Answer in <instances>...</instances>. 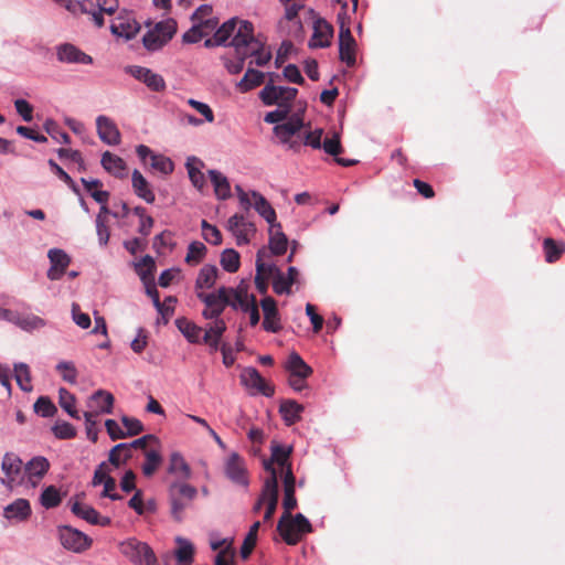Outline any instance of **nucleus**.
Segmentation results:
<instances>
[{
    "mask_svg": "<svg viewBox=\"0 0 565 565\" xmlns=\"http://www.w3.org/2000/svg\"><path fill=\"white\" fill-rule=\"evenodd\" d=\"M210 181L217 199L226 200L231 196L228 179H210Z\"/></svg>",
    "mask_w": 565,
    "mask_h": 565,
    "instance_id": "69168bd1",
    "label": "nucleus"
},
{
    "mask_svg": "<svg viewBox=\"0 0 565 565\" xmlns=\"http://www.w3.org/2000/svg\"><path fill=\"white\" fill-rule=\"evenodd\" d=\"M243 20H237V19H231L228 21H226L225 23H223L217 30L216 32L214 33V41H215V44L217 45H222L224 44L231 36L234 38V35L236 34L238 28H239V23L242 22Z\"/></svg>",
    "mask_w": 565,
    "mask_h": 565,
    "instance_id": "58836bf2",
    "label": "nucleus"
},
{
    "mask_svg": "<svg viewBox=\"0 0 565 565\" xmlns=\"http://www.w3.org/2000/svg\"><path fill=\"white\" fill-rule=\"evenodd\" d=\"M297 94V88L275 86L268 83L262 89L259 97L267 106L277 105L278 107L287 108L288 111H290Z\"/></svg>",
    "mask_w": 565,
    "mask_h": 565,
    "instance_id": "0eeeda50",
    "label": "nucleus"
},
{
    "mask_svg": "<svg viewBox=\"0 0 565 565\" xmlns=\"http://www.w3.org/2000/svg\"><path fill=\"white\" fill-rule=\"evenodd\" d=\"M264 312L263 328L267 332L277 333L281 330L280 316L277 302L273 297H265L260 301Z\"/></svg>",
    "mask_w": 565,
    "mask_h": 565,
    "instance_id": "412c9836",
    "label": "nucleus"
},
{
    "mask_svg": "<svg viewBox=\"0 0 565 565\" xmlns=\"http://www.w3.org/2000/svg\"><path fill=\"white\" fill-rule=\"evenodd\" d=\"M333 36V28L326 20L319 19L315 22L313 35L310 40L311 47H328Z\"/></svg>",
    "mask_w": 565,
    "mask_h": 565,
    "instance_id": "bb28decb",
    "label": "nucleus"
},
{
    "mask_svg": "<svg viewBox=\"0 0 565 565\" xmlns=\"http://www.w3.org/2000/svg\"><path fill=\"white\" fill-rule=\"evenodd\" d=\"M58 404L71 417L79 418L78 412L75 408V396L66 388L62 387L58 390Z\"/></svg>",
    "mask_w": 565,
    "mask_h": 565,
    "instance_id": "de8ad7c7",
    "label": "nucleus"
},
{
    "mask_svg": "<svg viewBox=\"0 0 565 565\" xmlns=\"http://www.w3.org/2000/svg\"><path fill=\"white\" fill-rule=\"evenodd\" d=\"M177 22L167 19L156 23L142 38V43L148 51H158L164 46L175 34Z\"/></svg>",
    "mask_w": 565,
    "mask_h": 565,
    "instance_id": "20e7f679",
    "label": "nucleus"
},
{
    "mask_svg": "<svg viewBox=\"0 0 565 565\" xmlns=\"http://www.w3.org/2000/svg\"><path fill=\"white\" fill-rule=\"evenodd\" d=\"M201 230L203 238L212 244L220 245L222 243V234L218 228L212 224H210L206 220H202Z\"/></svg>",
    "mask_w": 565,
    "mask_h": 565,
    "instance_id": "4d7b16f0",
    "label": "nucleus"
},
{
    "mask_svg": "<svg viewBox=\"0 0 565 565\" xmlns=\"http://www.w3.org/2000/svg\"><path fill=\"white\" fill-rule=\"evenodd\" d=\"M271 455L268 460L264 461V468L267 472H269L268 477L275 476L277 479L278 470L282 478H285L287 470L292 471V466L289 460L290 455L292 452V448L290 446H284L278 443H273L270 446Z\"/></svg>",
    "mask_w": 565,
    "mask_h": 565,
    "instance_id": "6e6552de",
    "label": "nucleus"
},
{
    "mask_svg": "<svg viewBox=\"0 0 565 565\" xmlns=\"http://www.w3.org/2000/svg\"><path fill=\"white\" fill-rule=\"evenodd\" d=\"M286 370L289 371L290 375L309 377L312 374V369L297 352H291L289 354L286 363Z\"/></svg>",
    "mask_w": 565,
    "mask_h": 565,
    "instance_id": "f704fd0d",
    "label": "nucleus"
},
{
    "mask_svg": "<svg viewBox=\"0 0 565 565\" xmlns=\"http://www.w3.org/2000/svg\"><path fill=\"white\" fill-rule=\"evenodd\" d=\"M232 302H236V309L249 313V323L252 327L258 324L260 316L256 297L248 295L245 288L238 287L237 289L230 288Z\"/></svg>",
    "mask_w": 565,
    "mask_h": 565,
    "instance_id": "ddd939ff",
    "label": "nucleus"
},
{
    "mask_svg": "<svg viewBox=\"0 0 565 565\" xmlns=\"http://www.w3.org/2000/svg\"><path fill=\"white\" fill-rule=\"evenodd\" d=\"M14 326L25 332H33L43 329L46 326V320L34 313L18 311Z\"/></svg>",
    "mask_w": 565,
    "mask_h": 565,
    "instance_id": "2f4dec72",
    "label": "nucleus"
},
{
    "mask_svg": "<svg viewBox=\"0 0 565 565\" xmlns=\"http://www.w3.org/2000/svg\"><path fill=\"white\" fill-rule=\"evenodd\" d=\"M203 337H210L211 339L221 340L224 332L226 331V323L223 319L213 320L203 328Z\"/></svg>",
    "mask_w": 565,
    "mask_h": 565,
    "instance_id": "bf43d9fd",
    "label": "nucleus"
},
{
    "mask_svg": "<svg viewBox=\"0 0 565 565\" xmlns=\"http://www.w3.org/2000/svg\"><path fill=\"white\" fill-rule=\"evenodd\" d=\"M339 57L349 67L355 64L356 42L351 33L350 25L339 14Z\"/></svg>",
    "mask_w": 565,
    "mask_h": 565,
    "instance_id": "f8f14e48",
    "label": "nucleus"
},
{
    "mask_svg": "<svg viewBox=\"0 0 565 565\" xmlns=\"http://www.w3.org/2000/svg\"><path fill=\"white\" fill-rule=\"evenodd\" d=\"M81 13L89 15V19L98 26L102 28L104 24V12L106 8L102 3H95L92 0L82 1Z\"/></svg>",
    "mask_w": 565,
    "mask_h": 565,
    "instance_id": "e433bc0d",
    "label": "nucleus"
},
{
    "mask_svg": "<svg viewBox=\"0 0 565 565\" xmlns=\"http://www.w3.org/2000/svg\"><path fill=\"white\" fill-rule=\"evenodd\" d=\"M175 324L189 342L199 343L201 341V335L203 332L202 327L196 326L186 318L177 319Z\"/></svg>",
    "mask_w": 565,
    "mask_h": 565,
    "instance_id": "c9c22d12",
    "label": "nucleus"
},
{
    "mask_svg": "<svg viewBox=\"0 0 565 565\" xmlns=\"http://www.w3.org/2000/svg\"><path fill=\"white\" fill-rule=\"evenodd\" d=\"M264 249H259L257 252V256H256V275L255 276H266V278H269L273 276V278L275 277V275L277 274V270H279L275 265H268L266 263H264L263 260V255H264Z\"/></svg>",
    "mask_w": 565,
    "mask_h": 565,
    "instance_id": "680f3d73",
    "label": "nucleus"
},
{
    "mask_svg": "<svg viewBox=\"0 0 565 565\" xmlns=\"http://www.w3.org/2000/svg\"><path fill=\"white\" fill-rule=\"evenodd\" d=\"M227 230L235 236L237 245L248 244L250 236L255 234L256 227L252 222L245 220L242 214H234L227 221Z\"/></svg>",
    "mask_w": 565,
    "mask_h": 565,
    "instance_id": "dca6fc26",
    "label": "nucleus"
},
{
    "mask_svg": "<svg viewBox=\"0 0 565 565\" xmlns=\"http://www.w3.org/2000/svg\"><path fill=\"white\" fill-rule=\"evenodd\" d=\"M292 278H286V276L277 270L273 279V289L277 295H289L291 292Z\"/></svg>",
    "mask_w": 565,
    "mask_h": 565,
    "instance_id": "13d9d810",
    "label": "nucleus"
},
{
    "mask_svg": "<svg viewBox=\"0 0 565 565\" xmlns=\"http://www.w3.org/2000/svg\"><path fill=\"white\" fill-rule=\"evenodd\" d=\"M131 455L130 447L126 443L118 444L108 452V463L119 467L121 463L126 462Z\"/></svg>",
    "mask_w": 565,
    "mask_h": 565,
    "instance_id": "49530a36",
    "label": "nucleus"
},
{
    "mask_svg": "<svg viewBox=\"0 0 565 565\" xmlns=\"http://www.w3.org/2000/svg\"><path fill=\"white\" fill-rule=\"evenodd\" d=\"M56 57L61 63L90 64L93 58L72 43H63L56 46Z\"/></svg>",
    "mask_w": 565,
    "mask_h": 565,
    "instance_id": "5701e85b",
    "label": "nucleus"
},
{
    "mask_svg": "<svg viewBox=\"0 0 565 565\" xmlns=\"http://www.w3.org/2000/svg\"><path fill=\"white\" fill-rule=\"evenodd\" d=\"M34 412L42 417H51L56 412V407L49 397L41 396L34 403Z\"/></svg>",
    "mask_w": 565,
    "mask_h": 565,
    "instance_id": "0e129e2a",
    "label": "nucleus"
},
{
    "mask_svg": "<svg viewBox=\"0 0 565 565\" xmlns=\"http://www.w3.org/2000/svg\"><path fill=\"white\" fill-rule=\"evenodd\" d=\"M50 463L44 457H34L24 467L25 473L30 479L42 478L49 470Z\"/></svg>",
    "mask_w": 565,
    "mask_h": 565,
    "instance_id": "79ce46f5",
    "label": "nucleus"
},
{
    "mask_svg": "<svg viewBox=\"0 0 565 565\" xmlns=\"http://www.w3.org/2000/svg\"><path fill=\"white\" fill-rule=\"evenodd\" d=\"M225 473L230 480L237 484L245 487L248 484L244 459L236 452L228 456L225 462Z\"/></svg>",
    "mask_w": 565,
    "mask_h": 565,
    "instance_id": "b1692460",
    "label": "nucleus"
},
{
    "mask_svg": "<svg viewBox=\"0 0 565 565\" xmlns=\"http://www.w3.org/2000/svg\"><path fill=\"white\" fill-rule=\"evenodd\" d=\"M237 191L239 192V199L243 203H248L254 206L256 212L264 217V220L269 224V226H274L278 224L277 222V215L271 206V204L259 193L253 192L252 193V202L248 199V194L243 192V190L237 186Z\"/></svg>",
    "mask_w": 565,
    "mask_h": 565,
    "instance_id": "2eb2a0df",
    "label": "nucleus"
},
{
    "mask_svg": "<svg viewBox=\"0 0 565 565\" xmlns=\"http://www.w3.org/2000/svg\"><path fill=\"white\" fill-rule=\"evenodd\" d=\"M284 482V499H282V508L284 512L278 521V527H282L285 524V520L290 516L294 509L297 507V499L295 495V487H296V478L294 472L289 469L285 478H282Z\"/></svg>",
    "mask_w": 565,
    "mask_h": 565,
    "instance_id": "a211bd4d",
    "label": "nucleus"
},
{
    "mask_svg": "<svg viewBox=\"0 0 565 565\" xmlns=\"http://www.w3.org/2000/svg\"><path fill=\"white\" fill-rule=\"evenodd\" d=\"M198 298L205 305L202 316L207 320L222 319L226 306L236 309V302H232L231 290L226 287H221L216 292H198Z\"/></svg>",
    "mask_w": 565,
    "mask_h": 565,
    "instance_id": "f03ea898",
    "label": "nucleus"
},
{
    "mask_svg": "<svg viewBox=\"0 0 565 565\" xmlns=\"http://www.w3.org/2000/svg\"><path fill=\"white\" fill-rule=\"evenodd\" d=\"M206 28L203 24L196 23L194 24L190 30H188L183 36L182 40L184 43H196L201 41L204 36L207 35V31H204L203 29Z\"/></svg>",
    "mask_w": 565,
    "mask_h": 565,
    "instance_id": "774afa93",
    "label": "nucleus"
},
{
    "mask_svg": "<svg viewBox=\"0 0 565 565\" xmlns=\"http://www.w3.org/2000/svg\"><path fill=\"white\" fill-rule=\"evenodd\" d=\"M55 369L65 382L70 384L76 383L78 373L73 362L61 361L56 364Z\"/></svg>",
    "mask_w": 565,
    "mask_h": 565,
    "instance_id": "864d4df0",
    "label": "nucleus"
},
{
    "mask_svg": "<svg viewBox=\"0 0 565 565\" xmlns=\"http://www.w3.org/2000/svg\"><path fill=\"white\" fill-rule=\"evenodd\" d=\"M23 462L22 460L12 452H7L2 458L1 469L6 475L4 479H1L2 483L8 488H12L22 473Z\"/></svg>",
    "mask_w": 565,
    "mask_h": 565,
    "instance_id": "4be33fe9",
    "label": "nucleus"
},
{
    "mask_svg": "<svg viewBox=\"0 0 565 565\" xmlns=\"http://www.w3.org/2000/svg\"><path fill=\"white\" fill-rule=\"evenodd\" d=\"M268 246L270 252L277 256L284 255L287 252L288 238L282 232L280 223L269 226Z\"/></svg>",
    "mask_w": 565,
    "mask_h": 565,
    "instance_id": "c85d7f7f",
    "label": "nucleus"
},
{
    "mask_svg": "<svg viewBox=\"0 0 565 565\" xmlns=\"http://www.w3.org/2000/svg\"><path fill=\"white\" fill-rule=\"evenodd\" d=\"M31 513V505L26 499H17L3 509V516L14 522L26 521Z\"/></svg>",
    "mask_w": 565,
    "mask_h": 565,
    "instance_id": "a878e982",
    "label": "nucleus"
},
{
    "mask_svg": "<svg viewBox=\"0 0 565 565\" xmlns=\"http://www.w3.org/2000/svg\"><path fill=\"white\" fill-rule=\"evenodd\" d=\"M139 30L140 25L130 13L119 14L111 20L110 31L118 38L130 40Z\"/></svg>",
    "mask_w": 565,
    "mask_h": 565,
    "instance_id": "6ab92c4d",
    "label": "nucleus"
},
{
    "mask_svg": "<svg viewBox=\"0 0 565 565\" xmlns=\"http://www.w3.org/2000/svg\"><path fill=\"white\" fill-rule=\"evenodd\" d=\"M302 126V117L299 114H295L287 122L277 125L274 128V132L282 145L297 152L302 147V138L299 135Z\"/></svg>",
    "mask_w": 565,
    "mask_h": 565,
    "instance_id": "39448f33",
    "label": "nucleus"
},
{
    "mask_svg": "<svg viewBox=\"0 0 565 565\" xmlns=\"http://www.w3.org/2000/svg\"><path fill=\"white\" fill-rule=\"evenodd\" d=\"M138 158L146 169L151 173L170 174L173 172L172 160L163 154L156 153L148 146L139 145L136 149Z\"/></svg>",
    "mask_w": 565,
    "mask_h": 565,
    "instance_id": "1a4fd4ad",
    "label": "nucleus"
},
{
    "mask_svg": "<svg viewBox=\"0 0 565 565\" xmlns=\"http://www.w3.org/2000/svg\"><path fill=\"white\" fill-rule=\"evenodd\" d=\"M221 265L228 273H236L239 268V254L233 248L225 249L221 256Z\"/></svg>",
    "mask_w": 565,
    "mask_h": 565,
    "instance_id": "3c124183",
    "label": "nucleus"
},
{
    "mask_svg": "<svg viewBox=\"0 0 565 565\" xmlns=\"http://www.w3.org/2000/svg\"><path fill=\"white\" fill-rule=\"evenodd\" d=\"M132 188L135 193L147 203H152L154 201V193L147 179H132Z\"/></svg>",
    "mask_w": 565,
    "mask_h": 565,
    "instance_id": "6e6d98bb",
    "label": "nucleus"
},
{
    "mask_svg": "<svg viewBox=\"0 0 565 565\" xmlns=\"http://www.w3.org/2000/svg\"><path fill=\"white\" fill-rule=\"evenodd\" d=\"M241 383L253 390L254 393L270 397L275 393L274 386L268 383L255 367H245L239 375Z\"/></svg>",
    "mask_w": 565,
    "mask_h": 565,
    "instance_id": "4468645a",
    "label": "nucleus"
},
{
    "mask_svg": "<svg viewBox=\"0 0 565 565\" xmlns=\"http://www.w3.org/2000/svg\"><path fill=\"white\" fill-rule=\"evenodd\" d=\"M121 553L138 565H159L151 547L135 539L120 544Z\"/></svg>",
    "mask_w": 565,
    "mask_h": 565,
    "instance_id": "9b49d317",
    "label": "nucleus"
},
{
    "mask_svg": "<svg viewBox=\"0 0 565 565\" xmlns=\"http://www.w3.org/2000/svg\"><path fill=\"white\" fill-rule=\"evenodd\" d=\"M206 247L201 242H192L188 247L185 262L190 265H198L205 256Z\"/></svg>",
    "mask_w": 565,
    "mask_h": 565,
    "instance_id": "5fc2aeb1",
    "label": "nucleus"
},
{
    "mask_svg": "<svg viewBox=\"0 0 565 565\" xmlns=\"http://www.w3.org/2000/svg\"><path fill=\"white\" fill-rule=\"evenodd\" d=\"M212 13V7L209 4H202L192 14V20L196 23L203 24L206 29H213L215 22L212 19L204 20Z\"/></svg>",
    "mask_w": 565,
    "mask_h": 565,
    "instance_id": "e2e57ef3",
    "label": "nucleus"
},
{
    "mask_svg": "<svg viewBox=\"0 0 565 565\" xmlns=\"http://www.w3.org/2000/svg\"><path fill=\"white\" fill-rule=\"evenodd\" d=\"M72 512L92 524L98 523V513L92 507L75 501L71 507Z\"/></svg>",
    "mask_w": 565,
    "mask_h": 565,
    "instance_id": "09e8293b",
    "label": "nucleus"
},
{
    "mask_svg": "<svg viewBox=\"0 0 565 565\" xmlns=\"http://www.w3.org/2000/svg\"><path fill=\"white\" fill-rule=\"evenodd\" d=\"M168 472L175 475L181 480L191 478L192 471L188 462L180 452H172L169 460Z\"/></svg>",
    "mask_w": 565,
    "mask_h": 565,
    "instance_id": "473e14b6",
    "label": "nucleus"
},
{
    "mask_svg": "<svg viewBox=\"0 0 565 565\" xmlns=\"http://www.w3.org/2000/svg\"><path fill=\"white\" fill-rule=\"evenodd\" d=\"M128 72L138 81L145 83L153 92H162L166 88L163 77L142 66H130Z\"/></svg>",
    "mask_w": 565,
    "mask_h": 565,
    "instance_id": "393cba45",
    "label": "nucleus"
},
{
    "mask_svg": "<svg viewBox=\"0 0 565 565\" xmlns=\"http://www.w3.org/2000/svg\"><path fill=\"white\" fill-rule=\"evenodd\" d=\"M284 524L282 527L277 526V531L288 545L298 544L303 534L312 532L311 523L301 513H297L296 515L290 514V516L285 520Z\"/></svg>",
    "mask_w": 565,
    "mask_h": 565,
    "instance_id": "423d86ee",
    "label": "nucleus"
},
{
    "mask_svg": "<svg viewBox=\"0 0 565 565\" xmlns=\"http://www.w3.org/2000/svg\"><path fill=\"white\" fill-rule=\"evenodd\" d=\"M47 258L51 264L46 273L47 278L50 280L61 279L71 264V257L63 249L51 248L47 252Z\"/></svg>",
    "mask_w": 565,
    "mask_h": 565,
    "instance_id": "aec40b11",
    "label": "nucleus"
},
{
    "mask_svg": "<svg viewBox=\"0 0 565 565\" xmlns=\"http://www.w3.org/2000/svg\"><path fill=\"white\" fill-rule=\"evenodd\" d=\"M14 377L19 387L24 392L32 391L31 372L28 364L19 362L13 365Z\"/></svg>",
    "mask_w": 565,
    "mask_h": 565,
    "instance_id": "37998d69",
    "label": "nucleus"
},
{
    "mask_svg": "<svg viewBox=\"0 0 565 565\" xmlns=\"http://www.w3.org/2000/svg\"><path fill=\"white\" fill-rule=\"evenodd\" d=\"M61 161L74 173L85 172L82 154L77 150L71 148H60L57 150Z\"/></svg>",
    "mask_w": 565,
    "mask_h": 565,
    "instance_id": "c756f323",
    "label": "nucleus"
},
{
    "mask_svg": "<svg viewBox=\"0 0 565 565\" xmlns=\"http://www.w3.org/2000/svg\"><path fill=\"white\" fill-rule=\"evenodd\" d=\"M543 250L545 260L553 264L565 253V244H558L555 239L547 237L543 241Z\"/></svg>",
    "mask_w": 565,
    "mask_h": 565,
    "instance_id": "ea45409f",
    "label": "nucleus"
},
{
    "mask_svg": "<svg viewBox=\"0 0 565 565\" xmlns=\"http://www.w3.org/2000/svg\"><path fill=\"white\" fill-rule=\"evenodd\" d=\"M58 534L61 544L75 553L85 551L90 544V540L83 532L71 526L60 527Z\"/></svg>",
    "mask_w": 565,
    "mask_h": 565,
    "instance_id": "f3484780",
    "label": "nucleus"
},
{
    "mask_svg": "<svg viewBox=\"0 0 565 565\" xmlns=\"http://www.w3.org/2000/svg\"><path fill=\"white\" fill-rule=\"evenodd\" d=\"M260 527V522L256 521L250 526L248 533L246 534L244 542L241 546V556L243 559H247L249 555L252 554L256 542H257V534L258 530Z\"/></svg>",
    "mask_w": 565,
    "mask_h": 565,
    "instance_id": "a18cd8bd",
    "label": "nucleus"
},
{
    "mask_svg": "<svg viewBox=\"0 0 565 565\" xmlns=\"http://www.w3.org/2000/svg\"><path fill=\"white\" fill-rule=\"evenodd\" d=\"M84 189L100 204L99 213L96 218L97 235L100 245L106 244L104 236L105 225L104 220L106 215V192L102 190L103 182L100 179H79Z\"/></svg>",
    "mask_w": 565,
    "mask_h": 565,
    "instance_id": "9d476101",
    "label": "nucleus"
},
{
    "mask_svg": "<svg viewBox=\"0 0 565 565\" xmlns=\"http://www.w3.org/2000/svg\"><path fill=\"white\" fill-rule=\"evenodd\" d=\"M303 406L294 399H285L280 403L279 413L286 425L291 426L301 419Z\"/></svg>",
    "mask_w": 565,
    "mask_h": 565,
    "instance_id": "7c9ffc66",
    "label": "nucleus"
},
{
    "mask_svg": "<svg viewBox=\"0 0 565 565\" xmlns=\"http://www.w3.org/2000/svg\"><path fill=\"white\" fill-rule=\"evenodd\" d=\"M61 500L60 491L54 486L46 487L40 495V503L45 509H53L57 507L61 503Z\"/></svg>",
    "mask_w": 565,
    "mask_h": 565,
    "instance_id": "603ef678",
    "label": "nucleus"
},
{
    "mask_svg": "<svg viewBox=\"0 0 565 565\" xmlns=\"http://www.w3.org/2000/svg\"><path fill=\"white\" fill-rule=\"evenodd\" d=\"M127 445L130 447L131 452L135 449H141L143 455H146V449L160 446V441L154 435H145Z\"/></svg>",
    "mask_w": 565,
    "mask_h": 565,
    "instance_id": "052dcab7",
    "label": "nucleus"
},
{
    "mask_svg": "<svg viewBox=\"0 0 565 565\" xmlns=\"http://www.w3.org/2000/svg\"><path fill=\"white\" fill-rule=\"evenodd\" d=\"M265 497H268L266 502V511L264 514V521L269 522L277 509L278 504V480L273 477H267L265 479Z\"/></svg>",
    "mask_w": 565,
    "mask_h": 565,
    "instance_id": "cd10ccee",
    "label": "nucleus"
},
{
    "mask_svg": "<svg viewBox=\"0 0 565 565\" xmlns=\"http://www.w3.org/2000/svg\"><path fill=\"white\" fill-rule=\"evenodd\" d=\"M162 463L160 446L146 449L145 462L141 465V471L145 477H151Z\"/></svg>",
    "mask_w": 565,
    "mask_h": 565,
    "instance_id": "72a5a7b5",
    "label": "nucleus"
},
{
    "mask_svg": "<svg viewBox=\"0 0 565 565\" xmlns=\"http://www.w3.org/2000/svg\"><path fill=\"white\" fill-rule=\"evenodd\" d=\"M265 75L263 72L248 68L243 78L237 83V88L242 93L254 89L263 84Z\"/></svg>",
    "mask_w": 565,
    "mask_h": 565,
    "instance_id": "4c0bfd02",
    "label": "nucleus"
},
{
    "mask_svg": "<svg viewBox=\"0 0 565 565\" xmlns=\"http://www.w3.org/2000/svg\"><path fill=\"white\" fill-rule=\"evenodd\" d=\"M55 437L60 439H70L75 437L76 429L67 422H57L52 428Z\"/></svg>",
    "mask_w": 565,
    "mask_h": 565,
    "instance_id": "338daca9",
    "label": "nucleus"
},
{
    "mask_svg": "<svg viewBox=\"0 0 565 565\" xmlns=\"http://www.w3.org/2000/svg\"><path fill=\"white\" fill-rule=\"evenodd\" d=\"M88 409L86 412L93 413V418L106 412V394L103 390L95 392L87 402Z\"/></svg>",
    "mask_w": 565,
    "mask_h": 565,
    "instance_id": "8fccbe9b",
    "label": "nucleus"
},
{
    "mask_svg": "<svg viewBox=\"0 0 565 565\" xmlns=\"http://www.w3.org/2000/svg\"><path fill=\"white\" fill-rule=\"evenodd\" d=\"M196 494V488L184 481H174L170 484L169 500L171 505V514L174 520H182L184 510L195 499Z\"/></svg>",
    "mask_w": 565,
    "mask_h": 565,
    "instance_id": "7ed1b4c3",
    "label": "nucleus"
},
{
    "mask_svg": "<svg viewBox=\"0 0 565 565\" xmlns=\"http://www.w3.org/2000/svg\"><path fill=\"white\" fill-rule=\"evenodd\" d=\"M179 547L175 551V557L180 565H191L193 562L194 546L185 539L178 537Z\"/></svg>",
    "mask_w": 565,
    "mask_h": 565,
    "instance_id": "c03bdc74",
    "label": "nucleus"
},
{
    "mask_svg": "<svg viewBox=\"0 0 565 565\" xmlns=\"http://www.w3.org/2000/svg\"><path fill=\"white\" fill-rule=\"evenodd\" d=\"M217 278V268L212 265H204L196 278V289L212 288Z\"/></svg>",
    "mask_w": 565,
    "mask_h": 565,
    "instance_id": "a19ab883",
    "label": "nucleus"
},
{
    "mask_svg": "<svg viewBox=\"0 0 565 565\" xmlns=\"http://www.w3.org/2000/svg\"><path fill=\"white\" fill-rule=\"evenodd\" d=\"M243 57L255 56L257 66H265L271 60V52L265 49V41L254 35V26L249 21H242L230 43Z\"/></svg>",
    "mask_w": 565,
    "mask_h": 565,
    "instance_id": "f257e3e1",
    "label": "nucleus"
}]
</instances>
